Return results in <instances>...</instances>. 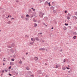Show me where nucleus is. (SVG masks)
<instances>
[{"label":"nucleus","instance_id":"obj_9","mask_svg":"<svg viewBox=\"0 0 77 77\" xmlns=\"http://www.w3.org/2000/svg\"><path fill=\"white\" fill-rule=\"evenodd\" d=\"M62 69L63 70H65L66 69V67H62Z\"/></svg>","mask_w":77,"mask_h":77},{"label":"nucleus","instance_id":"obj_38","mask_svg":"<svg viewBox=\"0 0 77 77\" xmlns=\"http://www.w3.org/2000/svg\"><path fill=\"white\" fill-rule=\"evenodd\" d=\"M54 3H55V2H53L52 3V4H54Z\"/></svg>","mask_w":77,"mask_h":77},{"label":"nucleus","instance_id":"obj_28","mask_svg":"<svg viewBox=\"0 0 77 77\" xmlns=\"http://www.w3.org/2000/svg\"><path fill=\"white\" fill-rule=\"evenodd\" d=\"M33 20L34 21V22H36V21L34 19H33Z\"/></svg>","mask_w":77,"mask_h":77},{"label":"nucleus","instance_id":"obj_52","mask_svg":"<svg viewBox=\"0 0 77 77\" xmlns=\"http://www.w3.org/2000/svg\"><path fill=\"white\" fill-rule=\"evenodd\" d=\"M33 11H35V9H33Z\"/></svg>","mask_w":77,"mask_h":77},{"label":"nucleus","instance_id":"obj_14","mask_svg":"<svg viewBox=\"0 0 77 77\" xmlns=\"http://www.w3.org/2000/svg\"><path fill=\"white\" fill-rule=\"evenodd\" d=\"M8 24H11L12 23V22L11 21H9L7 22Z\"/></svg>","mask_w":77,"mask_h":77},{"label":"nucleus","instance_id":"obj_26","mask_svg":"<svg viewBox=\"0 0 77 77\" xmlns=\"http://www.w3.org/2000/svg\"><path fill=\"white\" fill-rule=\"evenodd\" d=\"M11 60L12 61H14L15 60V59H11Z\"/></svg>","mask_w":77,"mask_h":77},{"label":"nucleus","instance_id":"obj_46","mask_svg":"<svg viewBox=\"0 0 77 77\" xmlns=\"http://www.w3.org/2000/svg\"><path fill=\"white\" fill-rule=\"evenodd\" d=\"M25 36V37H27V36H28L27 35H26Z\"/></svg>","mask_w":77,"mask_h":77},{"label":"nucleus","instance_id":"obj_50","mask_svg":"<svg viewBox=\"0 0 77 77\" xmlns=\"http://www.w3.org/2000/svg\"><path fill=\"white\" fill-rule=\"evenodd\" d=\"M47 65V63H45V65Z\"/></svg>","mask_w":77,"mask_h":77},{"label":"nucleus","instance_id":"obj_12","mask_svg":"<svg viewBox=\"0 0 77 77\" xmlns=\"http://www.w3.org/2000/svg\"><path fill=\"white\" fill-rule=\"evenodd\" d=\"M31 41H33V42H34V41H35V40H33V38H31Z\"/></svg>","mask_w":77,"mask_h":77},{"label":"nucleus","instance_id":"obj_13","mask_svg":"<svg viewBox=\"0 0 77 77\" xmlns=\"http://www.w3.org/2000/svg\"><path fill=\"white\" fill-rule=\"evenodd\" d=\"M26 69L27 70H29L30 69V68H29V66H27L26 68Z\"/></svg>","mask_w":77,"mask_h":77},{"label":"nucleus","instance_id":"obj_29","mask_svg":"<svg viewBox=\"0 0 77 77\" xmlns=\"http://www.w3.org/2000/svg\"><path fill=\"white\" fill-rule=\"evenodd\" d=\"M66 68H67V69H70V68L67 67H66Z\"/></svg>","mask_w":77,"mask_h":77},{"label":"nucleus","instance_id":"obj_59","mask_svg":"<svg viewBox=\"0 0 77 77\" xmlns=\"http://www.w3.org/2000/svg\"><path fill=\"white\" fill-rule=\"evenodd\" d=\"M43 24H44V25H45V23H44Z\"/></svg>","mask_w":77,"mask_h":77},{"label":"nucleus","instance_id":"obj_55","mask_svg":"<svg viewBox=\"0 0 77 77\" xmlns=\"http://www.w3.org/2000/svg\"><path fill=\"white\" fill-rule=\"evenodd\" d=\"M5 65V63H3V65L4 66Z\"/></svg>","mask_w":77,"mask_h":77},{"label":"nucleus","instance_id":"obj_37","mask_svg":"<svg viewBox=\"0 0 77 77\" xmlns=\"http://www.w3.org/2000/svg\"><path fill=\"white\" fill-rule=\"evenodd\" d=\"M31 77H33V75H31Z\"/></svg>","mask_w":77,"mask_h":77},{"label":"nucleus","instance_id":"obj_56","mask_svg":"<svg viewBox=\"0 0 77 77\" xmlns=\"http://www.w3.org/2000/svg\"><path fill=\"white\" fill-rule=\"evenodd\" d=\"M54 29L53 27H52L51 29Z\"/></svg>","mask_w":77,"mask_h":77},{"label":"nucleus","instance_id":"obj_58","mask_svg":"<svg viewBox=\"0 0 77 77\" xmlns=\"http://www.w3.org/2000/svg\"><path fill=\"white\" fill-rule=\"evenodd\" d=\"M70 71H68V72H69V73H70Z\"/></svg>","mask_w":77,"mask_h":77},{"label":"nucleus","instance_id":"obj_64","mask_svg":"<svg viewBox=\"0 0 77 77\" xmlns=\"http://www.w3.org/2000/svg\"><path fill=\"white\" fill-rule=\"evenodd\" d=\"M8 17H9V16H8Z\"/></svg>","mask_w":77,"mask_h":77},{"label":"nucleus","instance_id":"obj_16","mask_svg":"<svg viewBox=\"0 0 77 77\" xmlns=\"http://www.w3.org/2000/svg\"><path fill=\"white\" fill-rule=\"evenodd\" d=\"M26 16L27 17V18H30V16H29V14L26 15Z\"/></svg>","mask_w":77,"mask_h":77},{"label":"nucleus","instance_id":"obj_2","mask_svg":"<svg viewBox=\"0 0 77 77\" xmlns=\"http://www.w3.org/2000/svg\"><path fill=\"white\" fill-rule=\"evenodd\" d=\"M15 46V45H14V43H12L11 44V46H8V48H12V47H14Z\"/></svg>","mask_w":77,"mask_h":77},{"label":"nucleus","instance_id":"obj_40","mask_svg":"<svg viewBox=\"0 0 77 77\" xmlns=\"http://www.w3.org/2000/svg\"><path fill=\"white\" fill-rule=\"evenodd\" d=\"M31 18H32V17H33V15H32V16H31Z\"/></svg>","mask_w":77,"mask_h":77},{"label":"nucleus","instance_id":"obj_27","mask_svg":"<svg viewBox=\"0 0 77 77\" xmlns=\"http://www.w3.org/2000/svg\"><path fill=\"white\" fill-rule=\"evenodd\" d=\"M75 15H77V12H75Z\"/></svg>","mask_w":77,"mask_h":77},{"label":"nucleus","instance_id":"obj_17","mask_svg":"<svg viewBox=\"0 0 77 77\" xmlns=\"http://www.w3.org/2000/svg\"><path fill=\"white\" fill-rule=\"evenodd\" d=\"M63 29H64V30H66L67 29L66 27L65 26L64 27Z\"/></svg>","mask_w":77,"mask_h":77},{"label":"nucleus","instance_id":"obj_35","mask_svg":"<svg viewBox=\"0 0 77 77\" xmlns=\"http://www.w3.org/2000/svg\"><path fill=\"white\" fill-rule=\"evenodd\" d=\"M64 12H65V13H66V12H67V11L66 10V11H64Z\"/></svg>","mask_w":77,"mask_h":77},{"label":"nucleus","instance_id":"obj_1","mask_svg":"<svg viewBox=\"0 0 77 77\" xmlns=\"http://www.w3.org/2000/svg\"><path fill=\"white\" fill-rule=\"evenodd\" d=\"M39 16L41 18H43V15L45 14L44 13H42V11H39Z\"/></svg>","mask_w":77,"mask_h":77},{"label":"nucleus","instance_id":"obj_39","mask_svg":"<svg viewBox=\"0 0 77 77\" xmlns=\"http://www.w3.org/2000/svg\"><path fill=\"white\" fill-rule=\"evenodd\" d=\"M39 2L40 3H41V2H42V1H41V0H40Z\"/></svg>","mask_w":77,"mask_h":77},{"label":"nucleus","instance_id":"obj_32","mask_svg":"<svg viewBox=\"0 0 77 77\" xmlns=\"http://www.w3.org/2000/svg\"><path fill=\"white\" fill-rule=\"evenodd\" d=\"M77 38V36H74V37H73V38Z\"/></svg>","mask_w":77,"mask_h":77},{"label":"nucleus","instance_id":"obj_20","mask_svg":"<svg viewBox=\"0 0 77 77\" xmlns=\"http://www.w3.org/2000/svg\"><path fill=\"white\" fill-rule=\"evenodd\" d=\"M68 15L69 16V17H71V14H69V13H68Z\"/></svg>","mask_w":77,"mask_h":77},{"label":"nucleus","instance_id":"obj_10","mask_svg":"<svg viewBox=\"0 0 77 77\" xmlns=\"http://www.w3.org/2000/svg\"><path fill=\"white\" fill-rule=\"evenodd\" d=\"M53 12L54 13V14H55L56 15V10H53Z\"/></svg>","mask_w":77,"mask_h":77},{"label":"nucleus","instance_id":"obj_18","mask_svg":"<svg viewBox=\"0 0 77 77\" xmlns=\"http://www.w3.org/2000/svg\"><path fill=\"white\" fill-rule=\"evenodd\" d=\"M73 35H76L77 33H76V32H73Z\"/></svg>","mask_w":77,"mask_h":77},{"label":"nucleus","instance_id":"obj_41","mask_svg":"<svg viewBox=\"0 0 77 77\" xmlns=\"http://www.w3.org/2000/svg\"><path fill=\"white\" fill-rule=\"evenodd\" d=\"M11 66H10L9 67V69H11Z\"/></svg>","mask_w":77,"mask_h":77},{"label":"nucleus","instance_id":"obj_6","mask_svg":"<svg viewBox=\"0 0 77 77\" xmlns=\"http://www.w3.org/2000/svg\"><path fill=\"white\" fill-rule=\"evenodd\" d=\"M39 50H41V51H44V50H45V48H40L39 49Z\"/></svg>","mask_w":77,"mask_h":77},{"label":"nucleus","instance_id":"obj_43","mask_svg":"<svg viewBox=\"0 0 77 77\" xmlns=\"http://www.w3.org/2000/svg\"><path fill=\"white\" fill-rule=\"evenodd\" d=\"M42 42V43H44V40H42V42Z\"/></svg>","mask_w":77,"mask_h":77},{"label":"nucleus","instance_id":"obj_47","mask_svg":"<svg viewBox=\"0 0 77 77\" xmlns=\"http://www.w3.org/2000/svg\"><path fill=\"white\" fill-rule=\"evenodd\" d=\"M4 71H4V70H2V72H4Z\"/></svg>","mask_w":77,"mask_h":77},{"label":"nucleus","instance_id":"obj_31","mask_svg":"<svg viewBox=\"0 0 77 77\" xmlns=\"http://www.w3.org/2000/svg\"><path fill=\"white\" fill-rule=\"evenodd\" d=\"M75 30H77V27H75Z\"/></svg>","mask_w":77,"mask_h":77},{"label":"nucleus","instance_id":"obj_11","mask_svg":"<svg viewBox=\"0 0 77 77\" xmlns=\"http://www.w3.org/2000/svg\"><path fill=\"white\" fill-rule=\"evenodd\" d=\"M48 2L46 1L45 2V5H48Z\"/></svg>","mask_w":77,"mask_h":77},{"label":"nucleus","instance_id":"obj_45","mask_svg":"<svg viewBox=\"0 0 77 77\" xmlns=\"http://www.w3.org/2000/svg\"><path fill=\"white\" fill-rule=\"evenodd\" d=\"M21 17L22 18H24V17H23V16H21Z\"/></svg>","mask_w":77,"mask_h":77},{"label":"nucleus","instance_id":"obj_15","mask_svg":"<svg viewBox=\"0 0 77 77\" xmlns=\"http://www.w3.org/2000/svg\"><path fill=\"white\" fill-rule=\"evenodd\" d=\"M35 40L36 41H39V38H38V37L35 38Z\"/></svg>","mask_w":77,"mask_h":77},{"label":"nucleus","instance_id":"obj_30","mask_svg":"<svg viewBox=\"0 0 77 77\" xmlns=\"http://www.w3.org/2000/svg\"><path fill=\"white\" fill-rule=\"evenodd\" d=\"M33 42H31V43H30V44H31V45H33Z\"/></svg>","mask_w":77,"mask_h":77},{"label":"nucleus","instance_id":"obj_53","mask_svg":"<svg viewBox=\"0 0 77 77\" xmlns=\"http://www.w3.org/2000/svg\"><path fill=\"white\" fill-rule=\"evenodd\" d=\"M3 61H6V60H3Z\"/></svg>","mask_w":77,"mask_h":77},{"label":"nucleus","instance_id":"obj_21","mask_svg":"<svg viewBox=\"0 0 77 77\" xmlns=\"http://www.w3.org/2000/svg\"><path fill=\"white\" fill-rule=\"evenodd\" d=\"M19 63H20V64H21L22 63V61H21V60H20L19 62Z\"/></svg>","mask_w":77,"mask_h":77},{"label":"nucleus","instance_id":"obj_42","mask_svg":"<svg viewBox=\"0 0 77 77\" xmlns=\"http://www.w3.org/2000/svg\"><path fill=\"white\" fill-rule=\"evenodd\" d=\"M65 59H64V60H63V61H64V62H65Z\"/></svg>","mask_w":77,"mask_h":77},{"label":"nucleus","instance_id":"obj_33","mask_svg":"<svg viewBox=\"0 0 77 77\" xmlns=\"http://www.w3.org/2000/svg\"><path fill=\"white\" fill-rule=\"evenodd\" d=\"M9 75H10V76H11L12 75V74L9 73Z\"/></svg>","mask_w":77,"mask_h":77},{"label":"nucleus","instance_id":"obj_48","mask_svg":"<svg viewBox=\"0 0 77 77\" xmlns=\"http://www.w3.org/2000/svg\"><path fill=\"white\" fill-rule=\"evenodd\" d=\"M45 18H46L47 20V19H48V18H47V17H45Z\"/></svg>","mask_w":77,"mask_h":77},{"label":"nucleus","instance_id":"obj_61","mask_svg":"<svg viewBox=\"0 0 77 77\" xmlns=\"http://www.w3.org/2000/svg\"><path fill=\"white\" fill-rule=\"evenodd\" d=\"M40 34H41V35H42V32H41V33H40Z\"/></svg>","mask_w":77,"mask_h":77},{"label":"nucleus","instance_id":"obj_3","mask_svg":"<svg viewBox=\"0 0 77 77\" xmlns=\"http://www.w3.org/2000/svg\"><path fill=\"white\" fill-rule=\"evenodd\" d=\"M72 17L73 19H74L75 21V20H76L77 19V17L75 16H72Z\"/></svg>","mask_w":77,"mask_h":77},{"label":"nucleus","instance_id":"obj_54","mask_svg":"<svg viewBox=\"0 0 77 77\" xmlns=\"http://www.w3.org/2000/svg\"><path fill=\"white\" fill-rule=\"evenodd\" d=\"M26 55H27V54H28V53H26Z\"/></svg>","mask_w":77,"mask_h":77},{"label":"nucleus","instance_id":"obj_51","mask_svg":"<svg viewBox=\"0 0 77 77\" xmlns=\"http://www.w3.org/2000/svg\"><path fill=\"white\" fill-rule=\"evenodd\" d=\"M11 19H12V20H14V18H11Z\"/></svg>","mask_w":77,"mask_h":77},{"label":"nucleus","instance_id":"obj_49","mask_svg":"<svg viewBox=\"0 0 77 77\" xmlns=\"http://www.w3.org/2000/svg\"><path fill=\"white\" fill-rule=\"evenodd\" d=\"M45 77H48V75H46Z\"/></svg>","mask_w":77,"mask_h":77},{"label":"nucleus","instance_id":"obj_4","mask_svg":"<svg viewBox=\"0 0 77 77\" xmlns=\"http://www.w3.org/2000/svg\"><path fill=\"white\" fill-rule=\"evenodd\" d=\"M34 59L35 61H36V60H38V57H34Z\"/></svg>","mask_w":77,"mask_h":77},{"label":"nucleus","instance_id":"obj_5","mask_svg":"<svg viewBox=\"0 0 77 77\" xmlns=\"http://www.w3.org/2000/svg\"><path fill=\"white\" fill-rule=\"evenodd\" d=\"M37 72H38V74H42L41 71V70H38L37 71Z\"/></svg>","mask_w":77,"mask_h":77},{"label":"nucleus","instance_id":"obj_62","mask_svg":"<svg viewBox=\"0 0 77 77\" xmlns=\"http://www.w3.org/2000/svg\"><path fill=\"white\" fill-rule=\"evenodd\" d=\"M25 19H26V20H27V18H26Z\"/></svg>","mask_w":77,"mask_h":77},{"label":"nucleus","instance_id":"obj_19","mask_svg":"<svg viewBox=\"0 0 77 77\" xmlns=\"http://www.w3.org/2000/svg\"><path fill=\"white\" fill-rule=\"evenodd\" d=\"M34 27H36V26H37V24L36 23H35L34 24Z\"/></svg>","mask_w":77,"mask_h":77},{"label":"nucleus","instance_id":"obj_60","mask_svg":"<svg viewBox=\"0 0 77 77\" xmlns=\"http://www.w3.org/2000/svg\"><path fill=\"white\" fill-rule=\"evenodd\" d=\"M45 26H46V27H47V25H45Z\"/></svg>","mask_w":77,"mask_h":77},{"label":"nucleus","instance_id":"obj_44","mask_svg":"<svg viewBox=\"0 0 77 77\" xmlns=\"http://www.w3.org/2000/svg\"><path fill=\"white\" fill-rule=\"evenodd\" d=\"M51 8H52L53 9L54 8V7H51Z\"/></svg>","mask_w":77,"mask_h":77},{"label":"nucleus","instance_id":"obj_34","mask_svg":"<svg viewBox=\"0 0 77 77\" xmlns=\"http://www.w3.org/2000/svg\"><path fill=\"white\" fill-rule=\"evenodd\" d=\"M5 71L6 72H8V70H6V69L5 70Z\"/></svg>","mask_w":77,"mask_h":77},{"label":"nucleus","instance_id":"obj_24","mask_svg":"<svg viewBox=\"0 0 77 77\" xmlns=\"http://www.w3.org/2000/svg\"><path fill=\"white\" fill-rule=\"evenodd\" d=\"M56 68H58V66H57V64L56 65Z\"/></svg>","mask_w":77,"mask_h":77},{"label":"nucleus","instance_id":"obj_63","mask_svg":"<svg viewBox=\"0 0 77 77\" xmlns=\"http://www.w3.org/2000/svg\"><path fill=\"white\" fill-rule=\"evenodd\" d=\"M73 38V39H75V38Z\"/></svg>","mask_w":77,"mask_h":77},{"label":"nucleus","instance_id":"obj_22","mask_svg":"<svg viewBox=\"0 0 77 77\" xmlns=\"http://www.w3.org/2000/svg\"><path fill=\"white\" fill-rule=\"evenodd\" d=\"M66 18L67 20H69V19H70V17H67Z\"/></svg>","mask_w":77,"mask_h":77},{"label":"nucleus","instance_id":"obj_57","mask_svg":"<svg viewBox=\"0 0 77 77\" xmlns=\"http://www.w3.org/2000/svg\"><path fill=\"white\" fill-rule=\"evenodd\" d=\"M31 9H33V10L34 9L33 8H32Z\"/></svg>","mask_w":77,"mask_h":77},{"label":"nucleus","instance_id":"obj_25","mask_svg":"<svg viewBox=\"0 0 77 77\" xmlns=\"http://www.w3.org/2000/svg\"><path fill=\"white\" fill-rule=\"evenodd\" d=\"M65 26H68V24L65 23Z\"/></svg>","mask_w":77,"mask_h":77},{"label":"nucleus","instance_id":"obj_7","mask_svg":"<svg viewBox=\"0 0 77 77\" xmlns=\"http://www.w3.org/2000/svg\"><path fill=\"white\" fill-rule=\"evenodd\" d=\"M10 51L12 53H14V50H13V49H10Z\"/></svg>","mask_w":77,"mask_h":77},{"label":"nucleus","instance_id":"obj_23","mask_svg":"<svg viewBox=\"0 0 77 77\" xmlns=\"http://www.w3.org/2000/svg\"><path fill=\"white\" fill-rule=\"evenodd\" d=\"M48 4L49 5V6H51V5H50V2H49Z\"/></svg>","mask_w":77,"mask_h":77},{"label":"nucleus","instance_id":"obj_36","mask_svg":"<svg viewBox=\"0 0 77 77\" xmlns=\"http://www.w3.org/2000/svg\"><path fill=\"white\" fill-rule=\"evenodd\" d=\"M16 2H17V3H18L19 2V1H18V0H17L16 1Z\"/></svg>","mask_w":77,"mask_h":77},{"label":"nucleus","instance_id":"obj_8","mask_svg":"<svg viewBox=\"0 0 77 77\" xmlns=\"http://www.w3.org/2000/svg\"><path fill=\"white\" fill-rule=\"evenodd\" d=\"M10 65H14V64L12 62H11L10 63Z\"/></svg>","mask_w":77,"mask_h":77}]
</instances>
